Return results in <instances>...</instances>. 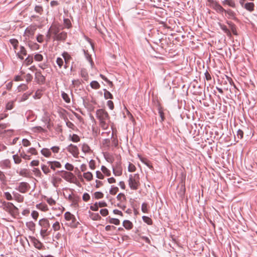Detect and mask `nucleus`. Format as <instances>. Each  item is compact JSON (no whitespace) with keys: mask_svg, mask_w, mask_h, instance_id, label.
<instances>
[{"mask_svg":"<svg viewBox=\"0 0 257 257\" xmlns=\"http://www.w3.org/2000/svg\"><path fill=\"white\" fill-rule=\"evenodd\" d=\"M96 114L100 126L103 130L107 129L110 122V117L107 112L105 109H99L97 110Z\"/></svg>","mask_w":257,"mask_h":257,"instance_id":"1","label":"nucleus"},{"mask_svg":"<svg viewBox=\"0 0 257 257\" xmlns=\"http://www.w3.org/2000/svg\"><path fill=\"white\" fill-rule=\"evenodd\" d=\"M128 184L132 190H138L141 185L139 174H134L130 175L128 180Z\"/></svg>","mask_w":257,"mask_h":257,"instance_id":"2","label":"nucleus"},{"mask_svg":"<svg viewBox=\"0 0 257 257\" xmlns=\"http://www.w3.org/2000/svg\"><path fill=\"white\" fill-rule=\"evenodd\" d=\"M36 25H31L28 27L24 32V37L26 40H29L33 37L37 30Z\"/></svg>","mask_w":257,"mask_h":257,"instance_id":"3","label":"nucleus"},{"mask_svg":"<svg viewBox=\"0 0 257 257\" xmlns=\"http://www.w3.org/2000/svg\"><path fill=\"white\" fill-rule=\"evenodd\" d=\"M62 177L66 181L70 183L75 184L77 182V178L76 176L71 172L62 171Z\"/></svg>","mask_w":257,"mask_h":257,"instance_id":"4","label":"nucleus"},{"mask_svg":"<svg viewBox=\"0 0 257 257\" xmlns=\"http://www.w3.org/2000/svg\"><path fill=\"white\" fill-rule=\"evenodd\" d=\"M116 199L119 203L117 204V206L120 208L124 210L126 208V198L123 193H119L117 196Z\"/></svg>","mask_w":257,"mask_h":257,"instance_id":"5","label":"nucleus"},{"mask_svg":"<svg viewBox=\"0 0 257 257\" xmlns=\"http://www.w3.org/2000/svg\"><path fill=\"white\" fill-rule=\"evenodd\" d=\"M30 189V186L29 183L22 182L19 183L18 187L16 188L20 192L22 193H26Z\"/></svg>","mask_w":257,"mask_h":257,"instance_id":"6","label":"nucleus"},{"mask_svg":"<svg viewBox=\"0 0 257 257\" xmlns=\"http://www.w3.org/2000/svg\"><path fill=\"white\" fill-rule=\"evenodd\" d=\"M67 150L74 158H77L78 157L79 150L76 146L70 144L67 147Z\"/></svg>","mask_w":257,"mask_h":257,"instance_id":"7","label":"nucleus"},{"mask_svg":"<svg viewBox=\"0 0 257 257\" xmlns=\"http://www.w3.org/2000/svg\"><path fill=\"white\" fill-rule=\"evenodd\" d=\"M61 29L62 28L61 26L57 23H53L49 28L50 32L54 36L58 35Z\"/></svg>","mask_w":257,"mask_h":257,"instance_id":"8","label":"nucleus"},{"mask_svg":"<svg viewBox=\"0 0 257 257\" xmlns=\"http://www.w3.org/2000/svg\"><path fill=\"white\" fill-rule=\"evenodd\" d=\"M39 224L44 229H48L50 224L47 218H42L39 221Z\"/></svg>","mask_w":257,"mask_h":257,"instance_id":"9","label":"nucleus"},{"mask_svg":"<svg viewBox=\"0 0 257 257\" xmlns=\"http://www.w3.org/2000/svg\"><path fill=\"white\" fill-rule=\"evenodd\" d=\"M61 227H63V224L58 220H55L52 224V230L54 232L60 230Z\"/></svg>","mask_w":257,"mask_h":257,"instance_id":"10","label":"nucleus"},{"mask_svg":"<svg viewBox=\"0 0 257 257\" xmlns=\"http://www.w3.org/2000/svg\"><path fill=\"white\" fill-rule=\"evenodd\" d=\"M67 33L65 32H62L60 33H59L58 35H56V36H54L53 38L54 40L57 41H65L67 38Z\"/></svg>","mask_w":257,"mask_h":257,"instance_id":"11","label":"nucleus"},{"mask_svg":"<svg viewBox=\"0 0 257 257\" xmlns=\"http://www.w3.org/2000/svg\"><path fill=\"white\" fill-rule=\"evenodd\" d=\"M48 164L50 166V168L55 170L56 168H60L61 167V164L58 161H49Z\"/></svg>","mask_w":257,"mask_h":257,"instance_id":"12","label":"nucleus"},{"mask_svg":"<svg viewBox=\"0 0 257 257\" xmlns=\"http://www.w3.org/2000/svg\"><path fill=\"white\" fill-rule=\"evenodd\" d=\"M212 7L217 13L220 14H222L225 11V10L217 2L214 3Z\"/></svg>","mask_w":257,"mask_h":257,"instance_id":"13","label":"nucleus"},{"mask_svg":"<svg viewBox=\"0 0 257 257\" xmlns=\"http://www.w3.org/2000/svg\"><path fill=\"white\" fill-rule=\"evenodd\" d=\"M254 4L252 2L246 3L243 5V7L247 11L251 12L254 11Z\"/></svg>","mask_w":257,"mask_h":257,"instance_id":"14","label":"nucleus"},{"mask_svg":"<svg viewBox=\"0 0 257 257\" xmlns=\"http://www.w3.org/2000/svg\"><path fill=\"white\" fill-rule=\"evenodd\" d=\"M36 208L43 212H46L48 211L49 208L47 205L44 203H40L36 205Z\"/></svg>","mask_w":257,"mask_h":257,"instance_id":"15","label":"nucleus"},{"mask_svg":"<svg viewBox=\"0 0 257 257\" xmlns=\"http://www.w3.org/2000/svg\"><path fill=\"white\" fill-rule=\"evenodd\" d=\"M27 51L23 46L20 47V51L17 53V56L21 60L24 59V57L27 55Z\"/></svg>","mask_w":257,"mask_h":257,"instance_id":"16","label":"nucleus"},{"mask_svg":"<svg viewBox=\"0 0 257 257\" xmlns=\"http://www.w3.org/2000/svg\"><path fill=\"white\" fill-rule=\"evenodd\" d=\"M113 173L115 176H120L122 175V170L120 165L113 168Z\"/></svg>","mask_w":257,"mask_h":257,"instance_id":"17","label":"nucleus"},{"mask_svg":"<svg viewBox=\"0 0 257 257\" xmlns=\"http://www.w3.org/2000/svg\"><path fill=\"white\" fill-rule=\"evenodd\" d=\"M138 157L142 163H143L144 164H145L149 168H150L151 169H153V167L151 162L147 159L139 155H138Z\"/></svg>","mask_w":257,"mask_h":257,"instance_id":"18","label":"nucleus"},{"mask_svg":"<svg viewBox=\"0 0 257 257\" xmlns=\"http://www.w3.org/2000/svg\"><path fill=\"white\" fill-rule=\"evenodd\" d=\"M15 208H16L15 206L11 202H8L4 205V209L6 211H9L10 212L12 211Z\"/></svg>","mask_w":257,"mask_h":257,"instance_id":"19","label":"nucleus"},{"mask_svg":"<svg viewBox=\"0 0 257 257\" xmlns=\"http://www.w3.org/2000/svg\"><path fill=\"white\" fill-rule=\"evenodd\" d=\"M222 4L223 6L227 5L233 8L236 7V4L233 0H223L222 2Z\"/></svg>","mask_w":257,"mask_h":257,"instance_id":"20","label":"nucleus"},{"mask_svg":"<svg viewBox=\"0 0 257 257\" xmlns=\"http://www.w3.org/2000/svg\"><path fill=\"white\" fill-rule=\"evenodd\" d=\"M61 181L62 179L58 177L53 176L51 178V182L55 187H57Z\"/></svg>","mask_w":257,"mask_h":257,"instance_id":"21","label":"nucleus"},{"mask_svg":"<svg viewBox=\"0 0 257 257\" xmlns=\"http://www.w3.org/2000/svg\"><path fill=\"white\" fill-rule=\"evenodd\" d=\"M122 224L123 227L127 230L131 229L133 227V223L130 221L127 220H124Z\"/></svg>","mask_w":257,"mask_h":257,"instance_id":"22","label":"nucleus"},{"mask_svg":"<svg viewBox=\"0 0 257 257\" xmlns=\"http://www.w3.org/2000/svg\"><path fill=\"white\" fill-rule=\"evenodd\" d=\"M83 176L84 179L88 182L91 181L93 179V175L90 172L84 173Z\"/></svg>","mask_w":257,"mask_h":257,"instance_id":"23","label":"nucleus"},{"mask_svg":"<svg viewBox=\"0 0 257 257\" xmlns=\"http://www.w3.org/2000/svg\"><path fill=\"white\" fill-rule=\"evenodd\" d=\"M62 56L64 59L65 62V68H67L66 65L68 64V63L69 62V61L71 60V57L67 52H64L62 54Z\"/></svg>","mask_w":257,"mask_h":257,"instance_id":"24","label":"nucleus"},{"mask_svg":"<svg viewBox=\"0 0 257 257\" xmlns=\"http://www.w3.org/2000/svg\"><path fill=\"white\" fill-rule=\"evenodd\" d=\"M35 76L36 78L38 79V81L41 82H44L45 80V77L43 76L41 72L40 71H37L36 74Z\"/></svg>","mask_w":257,"mask_h":257,"instance_id":"25","label":"nucleus"},{"mask_svg":"<svg viewBox=\"0 0 257 257\" xmlns=\"http://www.w3.org/2000/svg\"><path fill=\"white\" fill-rule=\"evenodd\" d=\"M64 218L67 221H70L71 220H74V215L71 214L70 212H66L64 214Z\"/></svg>","mask_w":257,"mask_h":257,"instance_id":"26","label":"nucleus"},{"mask_svg":"<svg viewBox=\"0 0 257 257\" xmlns=\"http://www.w3.org/2000/svg\"><path fill=\"white\" fill-rule=\"evenodd\" d=\"M42 154L46 157H49L51 155V152L47 148H43L41 151Z\"/></svg>","mask_w":257,"mask_h":257,"instance_id":"27","label":"nucleus"},{"mask_svg":"<svg viewBox=\"0 0 257 257\" xmlns=\"http://www.w3.org/2000/svg\"><path fill=\"white\" fill-rule=\"evenodd\" d=\"M90 217L93 220H100L101 218V216L98 213H91L89 212Z\"/></svg>","mask_w":257,"mask_h":257,"instance_id":"28","label":"nucleus"},{"mask_svg":"<svg viewBox=\"0 0 257 257\" xmlns=\"http://www.w3.org/2000/svg\"><path fill=\"white\" fill-rule=\"evenodd\" d=\"M27 227L31 231H34L35 230V224L32 221L27 222L26 223Z\"/></svg>","mask_w":257,"mask_h":257,"instance_id":"29","label":"nucleus"},{"mask_svg":"<svg viewBox=\"0 0 257 257\" xmlns=\"http://www.w3.org/2000/svg\"><path fill=\"white\" fill-rule=\"evenodd\" d=\"M101 171L106 176H110L111 175L110 171L105 166H102L101 167Z\"/></svg>","mask_w":257,"mask_h":257,"instance_id":"30","label":"nucleus"},{"mask_svg":"<svg viewBox=\"0 0 257 257\" xmlns=\"http://www.w3.org/2000/svg\"><path fill=\"white\" fill-rule=\"evenodd\" d=\"M10 43L12 45L15 50H16L18 47L19 42L16 39H12L10 40Z\"/></svg>","mask_w":257,"mask_h":257,"instance_id":"31","label":"nucleus"},{"mask_svg":"<svg viewBox=\"0 0 257 257\" xmlns=\"http://www.w3.org/2000/svg\"><path fill=\"white\" fill-rule=\"evenodd\" d=\"M32 131L34 133H41L45 132V130L41 126H35L31 128Z\"/></svg>","mask_w":257,"mask_h":257,"instance_id":"32","label":"nucleus"},{"mask_svg":"<svg viewBox=\"0 0 257 257\" xmlns=\"http://www.w3.org/2000/svg\"><path fill=\"white\" fill-rule=\"evenodd\" d=\"M118 192V188L116 186H112L110 190L109 193L112 195H114Z\"/></svg>","mask_w":257,"mask_h":257,"instance_id":"33","label":"nucleus"},{"mask_svg":"<svg viewBox=\"0 0 257 257\" xmlns=\"http://www.w3.org/2000/svg\"><path fill=\"white\" fill-rule=\"evenodd\" d=\"M33 62V58L32 56H29L24 61V64L28 66L31 64Z\"/></svg>","mask_w":257,"mask_h":257,"instance_id":"34","label":"nucleus"},{"mask_svg":"<svg viewBox=\"0 0 257 257\" xmlns=\"http://www.w3.org/2000/svg\"><path fill=\"white\" fill-rule=\"evenodd\" d=\"M61 95H62V98L66 103L70 102V98L69 97L68 95L66 93H65L64 92H62Z\"/></svg>","mask_w":257,"mask_h":257,"instance_id":"35","label":"nucleus"},{"mask_svg":"<svg viewBox=\"0 0 257 257\" xmlns=\"http://www.w3.org/2000/svg\"><path fill=\"white\" fill-rule=\"evenodd\" d=\"M15 163L17 164H19L21 163L22 159L21 156H19L18 155H14L13 156Z\"/></svg>","mask_w":257,"mask_h":257,"instance_id":"36","label":"nucleus"},{"mask_svg":"<svg viewBox=\"0 0 257 257\" xmlns=\"http://www.w3.org/2000/svg\"><path fill=\"white\" fill-rule=\"evenodd\" d=\"M90 86L93 89H97L100 88L99 83L96 81H93L90 83Z\"/></svg>","mask_w":257,"mask_h":257,"instance_id":"37","label":"nucleus"},{"mask_svg":"<svg viewBox=\"0 0 257 257\" xmlns=\"http://www.w3.org/2000/svg\"><path fill=\"white\" fill-rule=\"evenodd\" d=\"M71 222L70 223L69 226L72 228H76L79 224V222L76 221L75 217H74V220H71Z\"/></svg>","mask_w":257,"mask_h":257,"instance_id":"38","label":"nucleus"},{"mask_svg":"<svg viewBox=\"0 0 257 257\" xmlns=\"http://www.w3.org/2000/svg\"><path fill=\"white\" fill-rule=\"evenodd\" d=\"M224 13L227 14V15L228 16V17L230 18H233L235 17V13L231 10H225V11H224Z\"/></svg>","mask_w":257,"mask_h":257,"instance_id":"39","label":"nucleus"},{"mask_svg":"<svg viewBox=\"0 0 257 257\" xmlns=\"http://www.w3.org/2000/svg\"><path fill=\"white\" fill-rule=\"evenodd\" d=\"M104 98L106 99H112L113 98V96L111 94V93L110 92H109L108 91L106 90V89H104Z\"/></svg>","mask_w":257,"mask_h":257,"instance_id":"40","label":"nucleus"},{"mask_svg":"<svg viewBox=\"0 0 257 257\" xmlns=\"http://www.w3.org/2000/svg\"><path fill=\"white\" fill-rule=\"evenodd\" d=\"M70 137H71V141L73 142L77 143L80 141L79 137L76 134H73L72 136H70Z\"/></svg>","mask_w":257,"mask_h":257,"instance_id":"41","label":"nucleus"},{"mask_svg":"<svg viewBox=\"0 0 257 257\" xmlns=\"http://www.w3.org/2000/svg\"><path fill=\"white\" fill-rule=\"evenodd\" d=\"M82 151L85 153H89L90 151V147L87 144H83L82 146Z\"/></svg>","mask_w":257,"mask_h":257,"instance_id":"42","label":"nucleus"},{"mask_svg":"<svg viewBox=\"0 0 257 257\" xmlns=\"http://www.w3.org/2000/svg\"><path fill=\"white\" fill-rule=\"evenodd\" d=\"M64 25L66 28H70L71 27V22L68 19H65L64 20Z\"/></svg>","mask_w":257,"mask_h":257,"instance_id":"43","label":"nucleus"},{"mask_svg":"<svg viewBox=\"0 0 257 257\" xmlns=\"http://www.w3.org/2000/svg\"><path fill=\"white\" fill-rule=\"evenodd\" d=\"M109 222L110 223L114 224L115 225H119L120 223V221L118 219L112 218H110Z\"/></svg>","mask_w":257,"mask_h":257,"instance_id":"44","label":"nucleus"},{"mask_svg":"<svg viewBox=\"0 0 257 257\" xmlns=\"http://www.w3.org/2000/svg\"><path fill=\"white\" fill-rule=\"evenodd\" d=\"M28 88V86L25 84H21L18 88L19 91H25Z\"/></svg>","mask_w":257,"mask_h":257,"instance_id":"45","label":"nucleus"},{"mask_svg":"<svg viewBox=\"0 0 257 257\" xmlns=\"http://www.w3.org/2000/svg\"><path fill=\"white\" fill-rule=\"evenodd\" d=\"M136 170V166L133 164L130 163L128 166V171L130 172H134Z\"/></svg>","mask_w":257,"mask_h":257,"instance_id":"46","label":"nucleus"},{"mask_svg":"<svg viewBox=\"0 0 257 257\" xmlns=\"http://www.w3.org/2000/svg\"><path fill=\"white\" fill-rule=\"evenodd\" d=\"M27 152L32 155H37L38 154L37 151L34 148H31L29 149V150L27 151Z\"/></svg>","mask_w":257,"mask_h":257,"instance_id":"47","label":"nucleus"},{"mask_svg":"<svg viewBox=\"0 0 257 257\" xmlns=\"http://www.w3.org/2000/svg\"><path fill=\"white\" fill-rule=\"evenodd\" d=\"M94 197L97 199H101L103 197V194L101 192H96L94 194Z\"/></svg>","mask_w":257,"mask_h":257,"instance_id":"48","label":"nucleus"},{"mask_svg":"<svg viewBox=\"0 0 257 257\" xmlns=\"http://www.w3.org/2000/svg\"><path fill=\"white\" fill-rule=\"evenodd\" d=\"M143 219L145 222L147 223L149 225H151L152 224V219L148 216H143Z\"/></svg>","mask_w":257,"mask_h":257,"instance_id":"49","label":"nucleus"},{"mask_svg":"<svg viewBox=\"0 0 257 257\" xmlns=\"http://www.w3.org/2000/svg\"><path fill=\"white\" fill-rule=\"evenodd\" d=\"M20 156L21 158L25 160H29L31 159V156L26 154L24 152H21L20 153Z\"/></svg>","mask_w":257,"mask_h":257,"instance_id":"50","label":"nucleus"},{"mask_svg":"<svg viewBox=\"0 0 257 257\" xmlns=\"http://www.w3.org/2000/svg\"><path fill=\"white\" fill-rule=\"evenodd\" d=\"M65 169L69 171H72L74 169V166L71 164L67 163L65 165Z\"/></svg>","mask_w":257,"mask_h":257,"instance_id":"51","label":"nucleus"},{"mask_svg":"<svg viewBox=\"0 0 257 257\" xmlns=\"http://www.w3.org/2000/svg\"><path fill=\"white\" fill-rule=\"evenodd\" d=\"M142 211L145 213L148 212V204L146 203H143L142 205Z\"/></svg>","mask_w":257,"mask_h":257,"instance_id":"52","label":"nucleus"},{"mask_svg":"<svg viewBox=\"0 0 257 257\" xmlns=\"http://www.w3.org/2000/svg\"><path fill=\"white\" fill-rule=\"evenodd\" d=\"M42 95V91L40 90H38L35 92L34 97L35 99H39L41 97Z\"/></svg>","mask_w":257,"mask_h":257,"instance_id":"53","label":"nucleus"},{"mask_svg":"<svg viewBox=\"0 0 257 257\" xmlns=\"http://www.w3.org/2000/svg\"><path fill=\"white\" fill-rule=\"evenodd\" d=\"M42 170L45 174H47L50 172L49 167L45 165L42 166Z\"/></svg>","mask_w":257,"mask_h":257,"instance_id":"54","label":"nucleus"},{"mask_svg":"<svg viewBox=\"0 0 257 257\" xmlns=\"http://www.w3.org/2000/svg\"><path fill=\"white\" fill-rule=\"evenodd\" d=\"M34 59L37 61H42L43 59V57L40 54H37L34 56Z\"/></svg>","mask_w":257,"mask_h":257,"instance_id":"55","label":"nucleus"},{"mask_svg":"<svg viewBox=\"0 0 257 257\" xmlns=\"http://www.w3.org/2000/svg\"><path fill=\"white\" fill-rule=\"evenodd\" d=\"M39 213L38 211L34 210L31 213V216L32 218L35 220H37L38 217H39Z\"/></svg>","mask_w":257,"mask_h":257,"instance_id":"56","label":"nucleus"},{"mask_svg":"<svg viewBox=\"0 0 257 257\" xmlns=\"http://www.w3.org/2000/svg\"><path fill=\"white\" fill-rule=\"evenodd\" d=\"M46 200L47 202L50 205H54L56 204L55 200H54L52 198H47Z\"/></svg>","mask_w":257,"mask_h":257,"instance_id":"57","label":"nucleus"},{"mask_svg":"<svg viewBox=\"0 0 257 257\" xmlns=\"http://www.w3.org/2000/svg\"><path fill=\"white\" fill-rule=\"evenodd\" d=\"M96 177L99 179H103L104 178V176L103 174V173H101L99 171H97L96 172Z\"/></svg>","mask_w":257,"mask_h":257,"instance_id":"58","label":"nucleus"},{"mask_svg":"<svg viewBox=\"0 0 257 257\" xmlns=\"http://www.w3.org/2000/svg\"><path fill=\"white\" fill-rule=\"evenodd\" d=\"M22 144L24 147H27L31 145V142L26 139H24L22 140Z\"/></svg>","mask_w":257,"mask_h":257,"instance_id":"59","label":"nucleus"},{"mask_svg":"<svg viewBox=\"0 0 257 257\" xmlns=\"http://www.w3.org/2000/svg\"><path fill=\"white\" fill-rule=\"evenodd\" d=\"M56 63L59 66V68H61L63 65V60L61 58H57L56 60Z\"/></svg>","mask_w":257,"mask_h":257,"instance_id":"60","label":"nucleus"},{"mask_svg":"<svg viewBox=\"0 0 257 257\" xmlns=\"http://www.w3.org/2000/svg\"><path fill=\"white\" fill-rule=\"evenodd\" d=\"M35 11H36V12H37L40 14H42V13L43 11V9L42 7L39 6H36L35 8Z\"/></svg>","mask_w":257,"mask_h":257,"instance_id":"61","label":"nucleus"},{"mask_svg":"<svg viewBox=\"0 0 257 257\" xmlns=\"http://www.w3.org/2000/svg\"><path fill=\"white\" fill-rule=\"evenodd\" d=\"M66 125L69 128H71L73 130H75L76 128V126L74 124L69 120L66 122Z\"/></svg>","mask_w":257,"mask_h":257,"instance_id":"62","label":"nucleus"},{"mask_svg":"<svg viewBox=\"0 0 257 257\" xmlns=\"http://www.w3.org/2000/svg\"><path fill=\"white\" fill-rule=\"evenodd\" d=\"M89 167L92 170H94L95 168V162L93 160H90L89 163Z\"/></svg>","mask_w":257,"mask_h":257,"instance_id":"63","label":"nucleus"},{"mask_svg":"<svg viewBox=\"0 0 257 257\" xmlns=\"http://www.w3.org/2000/svg\"><path fill=\"white\" fill-rule=\"evenodd\" d=\"M100 214L103 216H106L108 214V210L107 209H102L100 210Z\"/></svg>","mask_w":257,"mask_h":257,"instance_id":"64","label":"nucleus"}]
</instances>
